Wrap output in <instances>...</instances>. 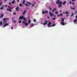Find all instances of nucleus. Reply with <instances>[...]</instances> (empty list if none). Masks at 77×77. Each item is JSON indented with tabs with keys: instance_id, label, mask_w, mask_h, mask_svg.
<instances>
[{
	"instance_id": "obj_1",
	"label": "nucleus",
	"mask_w": 77,
	"mask_h": 77,
	"mask_svg": "<svg viewBox=\"0 0 77 77\" xmlns=\"http://www.w3.org/2000/svg\"><path fill=\"white\" fill-rule=\"evenodd\" d=\"M9 20V19L7 18H4L3 19V21L4 23H7V21L6 20Z\"/></svg>"
},
{
	"instance_id": "obj_2",
	"label": "nucleus",
	"mask_w": 77,
	"mask_h": 77,
	"mask_svg": "<svg viewBox=\"0 0 77 77\" xmlns=\"http://www.w3.org/2000/svg\"><path fill=\"white\" fill-rule=\"evenodd\" d=\"M56 3L57 5H58V4H60L63 3V2L60 1V0H57V1L56 2Z\"/></svg>"
},
{
	"instance_id": "obj_3",
	"label": "nucleus",
	"mask_w": 77,
	"mask_h": 77,
	"mask_svg": "<svg viewBox=\"0 0 77 77\" xmlns=\"http://www.w3.org/2000/svg\"><path fill=\"white\" fill-rule=\"evenodd\" d=\"M48 21L45 20V23H43V26H45V25H47V23H48Z\"/></svg>"
},
{
	"instance_id": "obj_4",
	"label": "nucleus",
	"mask_w": 77,
	"mask_h": 77,
	"mask_svg": "<svg viewBox=\"0 0 77 77\" xmlns=\"http://www.w3.org/2000/svg\"><path fill=\"white\" fill-rule=\"evenodd\" d=\"M22 23H24L25 24V26H28V25H29V23H25V22L24 21H23L22 22Z\"/></svg>"
},
{
	"instance_id": "obj_5",
	"label": "nucleus",
	"mask_w": 77,
	"mask_h": 77,
	"mask_svg": "<svg viewBox=\"0 0 77 77\" xmlns=\"http://www.w3.org/2000/svg\"><path fill=\"white\" fill-rule=\"evenodd\" d=\"M62 3L60 4L59 5H58V8H62Z\"/></svg>"
},
{
	"instance_id": "obj_6",
	"label": "nucleus",
	"mask_w": 77,
	"mask_h": 77,
	"mask_svg": "<svg viewBox=\"0 0 77 77\" xmlns=\"http://www.w3.org/2000/svg\"><path fill=\"white\" fill-rule=\"evenodd\" d=\"M24 16H21L19 18V20H21L22 19H23L24 18Z\"/></svg>"
},
{
	"instance_id": "obj_7",
	"label": "nucleus",
	"mask_w": 77,
	"mask_h": 77,
	"mask_svg": "<svg viewBox=\"0 0 77 77\" xmlns=\"http://www.w3.org/2000/svg\"><path fill=\"white\" fill-rule=\"evenodd\" d=\"M51 22H50L48 24V27H50V26H51Z\"/></svg>"
},
{
	"instance_id": "obj_8",
	"label": "nucleus",
	"mask_w": 77,
	"mask_h": 77,
	"mask_svg": "<svg viewBox=\"0 0 77 77\" xmlns=\"http://www.w3.org/2000/svg\"><path fill=\"white\" fill-rule=\"evenodd\" d=\"M9 26V23H6L4 24L3 27H5L6 26Z\"/></svg>"
},
{
	"instance_id": "obj_9",
	"label": "nucleus",
	"mask_w": 77,
	"mask_h": 77,
	"mask_svg": "<svg viewBox=\"0 0 77 77\" xmlns=\"http://www.w3.org/2000/svg\"><path fill=\"white\" fill-rule=\"evenodd\" d=\"M19 8V7H17L15 9L16 10V11H19L20 10H18V9Z\"/></svg>"
},
{
	"instance_id": "obj_10",
	"label": "nucleus",
	"mask_w": 77,
	"mask_h": 77,
	"mask_svg": "<svg viewBox=\"0 0 77 77\" xmlns=\"http://www.w3.org/2000/svg\"><path fill=\"white\" fill-rule=\"evenodd\" d=\"M49 14H50L51 17H52V15H53V14L51 13V12H50L49 13Z\"/></svg>"
},
{
	"instance_id": "obj_11",
	"label": "nucleus",
	"mask_w": 77,
	"mask_h": 77,
	"mask_svg": "<svg viewBox=\"0 0 77 77\" xmlns=\"http://www.w3.org/2000/svg\"><path fill=\"white\" fill-rule=\"evenodd\" d=\"M66 1H65L63 3V5H65V4H66Z\"/></svg>"
},
{
	"instance_id": "obj_12",
	"label": "nucleus",
	"mask_w": 77,
	"mask_h": 77,
	"mask_svg": "<svg viewBox=\"0 0 77 77\" xmlns=\"http://www.w3.org/2000/svg\"><path fill=\"white\" fill-rule=\"evenodd\" d=\"M26 10H25L23 13V15H25V14H26Z\"/></svg>"
},
{
	"instance_id": "obj_13",
	"label": "nucleus",
	"mask_w": 77,
	"mask_h": 77,
	"mask_svg": "<svg viewBox=\"0 0 77 77\" xmlns=\"http://www.w3.org/2000/svg\"><path fill=\"white\" fill-rule=\"evenodd\" d=\"M61 24L62 26H64V25H65V23L64 22H61Z\"/></svg>"
},
{
	"instance_id": "obj_14",
	"label": "nucleus",
	"mask_w": 77,
	"mask_h": 77,
	"mask_svg": "<svg viewBox=\"0 0 77 77\" xmlns=\"http://www.w3.org/2000/svg\"><path fill=\"white\" fill-rule=\"evenodd\" d=\"M3 25V23H2V21H0V26H2Z\"/></svg>"
},
{
	"instance_id": "obj_15",
	"label": "nucleus",
	"mask_w": 77,
	"mask_h": 77,
	"mask_svg": "<svg viewBox=\"0 0 77 77\" xmlns=\"http://www.w3.org/2000/svg\"><path fill=\"white\" fill-rule=\"evenodd\" d=\"M7 11H9V12H12V10H11V9H7Z\"/></svg>"
},
{
	"instance_id": "obj_16",
	"label": "nucleus",
	"mask_w": 77,
	"mask_h": 77,
	"mask_svg": "<svg viewBox=\"0 0 77 77\" xmlns=\"http://www.w3.org/2000/svg\"><path fill=\"white\" fill-rule=\"evenodd\" d=\"M3 17H4V14H1V16H0V18H3Z\"/></svg>"
},
{
	"instance_id": "obj_17",
	"label": "nucleus",
	"mask_w": 77,
	"mask_h": 77,
	"mask_svg": "<svg viewBox=\"0 0 77 77\" xmlns=\"http://www.w3.org/2000/svg\"><path fill=\"white\" fill-rule=\"evenodd\" d=\"M15 0H13L11 2V3L12 4H14V3H15Z\"/></svg>"
},
{
	"instance_id": "obj_18",
	"label": "nucleus",
	"mask_w": 77,
	"mask_h": 77,
	"mask_svg": "<svg viewBox=\"0 0 77 77\" xmlns=\"http://www.w3.org/2000/svg\"><path fill=\"white\" fill-rule=\"evenodd\" d=\"M24 21H26V18L25 17L24 18H24L23 19Z\"/></svg>"
},
{
	"instance_id": "obj_19",
	"label": "nucleus",
	"mask_w": 77,
	"mask_h": 77,
	"mask_svg": "<svg viewBox=\"0 0 77 77\" xmlns=\"http://www.w3.org/2000/svg\"><path fill=\"white\" fill-rule=\"evenodd\" d=\"M8 8H9V9H12V8L11 7V6H9L8 7Z\"/></svg>"
},
{
	"instance_id": "obj_20",
	"label": "nucleus",
	"mask_w": 77,
	"mask_h": 77,
	"mask_svg": "<svg viewBox=\"0 0 77 77\" xmlns=\"http://www.w3.org/2000/svg\"><path fill=\"white\" fill-rule=\"evenodd\" d=\"M77 19H76L75 20H74L73 22L74 23H76V22H77Z\"/></svg>"
},
{
	"instance_id": "obj_21",
	"label": "nucleus",
	"mask_w": 77,
	"mask_h": 77,
	"mask_svg": "<svg viewBox=\"0 0 77 77\" xmlns=\"http://www.w3.org/2000/svg\"><path fill=\"white\" fill-rule=\"evenodd\" d=\"M45 11H42V15H44L45 14Z\"/></svg>"
},
{
	"instance_id": "obj_22",
	"label": "nucleus",
	"mask_w": 77,
	"mask_h": 77,
	"mask_svg": "<svg viewBox=\"0 0 77 77\" xmlns=\"http://www.w3.org/2000/svg\"><path fill=\"white\" fill-rule=\"evenodd\" d=\"M26 3L29 4V5H31V3H30L29 2H26Z\"/></svg>"
},
{
	"instance_id": "obj_23",
	"label": "nucleus",
	"mask_w": 77,
	"mask_h": 77,
	"mask_svg": "<svg viewBox=\"0 0 77 77\" xmlns=\"http://www.w3.org/2000/svg\"><path fill=\"white\" fill-rule=\"evenodd\" d=\"M31 22V20H28L29 24Z\"/></svg>"
},
{
	"instance_id": "obj_24",
	"label": "nucleus",
	"mask_w": 77,
	"mask_h": 77,
	"mask_svg": "<svg viewBox=\"0 0 77 77\" xmlns=\"http://www.w3.org/2000/svg\"><path fill=\"white\" fill-rule=\"evenodd\" d=\"M56 26V24H54L52 26H51V27H54V26Z\"/></svg>"
},
{
	"instance_id": "obj_25",
	"label": "nucleus",
	"mask_w": 77,
	"mask_h": 77,
	"mask_svg": "<svg viewBox=\"0 0 77 77\" xmlns=\"http://www.w3.org/2000/svg\"><path fill=\"white\" fill-rule=\"evenodd\" d=\"M70 8L71 9H72V10H74V9H75V8H72V7H70Z\"/></svg>"
},
{
	"instance_id": "obj_26",
	"label": "nucleus",
	"mask_w": 77,
	"mask_h": 77,
	"mask_svg": "<svg viewBox=\"0 0 77 77\" xmlns=\"http://www.w3.org/2000/svg\"><path fill=\"white\" fill-rule=\"evenodd\" d=\"M25 6H29V5H27V4H25Z\"/></svg>"
},
{
	"instance_id": "obj_27",
	"label": "nucleus",
	"mask_w": 77,
	"mask_h": 77,
	"mask_svg": "<svg viewBox=\"0 0 77 77\" xmlns=\"http://www.w3.org/2000/svg\"><path fill=\"white\" fill-rule=\"evenodd\" d=\"M45 13H46V14H48V11H45Z\"/></svg>"
},
{
	"instance_id": "obj_28",
	"label": "nucleus",
	"mask_w": 77,
	"mask_h": 77,
	"mask_svg": "<svg viewBox=\"0 0 77 77\" xmlns=\"http://www.w3.org/2000/svg\"><path fill=\"white\" fill-rule=\"evenodd\" d=\"M0 9L1 10H2V9H3L4 8H3V7H1L0 8Z\"/></svg>"
},
{
	"instance_id": "obj_29",
	"label": "nucleus",
	"mask_w": 77,
	"mask_h": 77,
	"mask_svg": "<svg viewBox=\"0 0 77 77\" xmlns=\"http://www.w3.org/2000/svg\"><path fill=\"white\" fill-rule=\"evenodd\" d=\"M35 26V24H32L31 25V26L32 27H33Z\"/></svg>"
},
{
	"instance_id": "obj_30",
	"label": "nucleus",
	"mask_w": 77,
	"mask_h": 77,
	"mask_svg": "<svg viewBox=\"0 0 77 77\" xmlns=\"http://www.w3.org/2000/svg\"><path fill=\"white\" fill-rule=\"evenodd\" d=\"M61 21H64V19H63V18L61 19Z\"/></svg>"
},
{
	"instance_id": "obj_31",
	"label": "nucleus",
	"mask_w": 77,
	"mask_h": 77,
	"mask_svg": "<svg viewBox=\"0 0 77 77\" xmlns=\"http://www.w3.org/2000/svg\"><path fill=\"white\" fill-rule=\"evenodd\" d=\"M36 20L35 19L33 20L34 22H36Z\"/></svg>"
},
{
	"instance_id": "obj_32",
	"label": "nucleus",
	"mask_w": 77,
	"mask_h": 77,
	"mask_svg": "<svg viewBox=\"0 0 77 77\" xmlns=\"http://www.w3.org/2000/svg\"><path fill=\"white\" fill-rule=\"evenodd\" d=\"M19 23H21V20H19L18 21Z\"/></svg>"
},
{
	"instance_id": "obj_33",
	"label": "nucleus",
	"mask_w": 77,
	"mask_h": 77,
	"mask_svg": "<svg viewBox=\"0 0 77 77\" xmlns=\"http://www.w3.org/2000/svg\"><path fill=\"white\" fill-rule=\"evenodd\" d=\"M73 15H74V14L73 13H72L71 15V17H72Z\"/></svg>"
},
{
	"instance_id": "obj_34",
	"label": "nucleus",
	"mask_w": 77,
	"mask_h": 77,
	"mask_svg": "<svg viewBox=\"0 0 77 77\" xmlns=\"http://www.w3.org/2000/svg\"><path fill=\"white\" fill-rule=\"evenodd\" d=\"M68 14V11H66L65 13L66 14Z\"/></svg>"
},
{
	"instance_id": "obj_35",
	"label": "nucleus",
	"mask_w": 77,
	"mask_h": 77,
	"mask_svg": "<svg viewBox=\"0 0 77 77\" xmlns=\"http://www.w3.org/2000/svg\"><path fill=\"white\" fill-rule=\"evenodd\" d=\"M5 8L6 7V8H7L8 5H5Z\"/></svg>"
},
{
	"instance_id": "obj_36",
	"label": "nucleus",
	"mask_w": 77,
	"mask_h": 77,
	"mask_svg": "<svg viewBox=\"0 0 77 77\" xmlns=\"http://www.w3.org/2000/svg\"><path fill=\"white\" fill-rule=\"evenodd\" d=\"M2 3H3V2H0V5H2Z\"/></svg>"
},
{
	"instance_id": "obj_37",
	"label": "nucleus",
	"mask_w": 77,
	"mask_h": 77,
	"mask_svg": "<svg viewBox=\"0 0 77 77\" xmlns=\"http://www.w3.org/2000/svg\"><path fill=\"white\" fill-rule=\"evenodd\" d=\"M25 3V1H23V2H22L23 4H24V3Z\"/></svg>"
},
{
	"instance_id": "obj_38",
	"label": "nucleus",
	"mask_w": 77,
	"mask_h": 77,
	"mask_svg": "<svg viewBox=\"0 0 77 77\" xmlns=\"http://www.w3.org/2000/svg\"><path fill=\"white\" fill-rule=\"evenodd\" d=\"M63 15V14H60V16H62Z\"/></svg>"
},
{
	"instance_id": "obj_39",
	"label": "nucleus",
	"mask_w": 77,
	"mask_h": 77,
	"mask_svg": "<svg viewBox=\"0 0 77 77\" xmlns=\"http://www.w3.org/2000/svg\"><path fill=\"white\" fill-rule=\"evenodd\" d=\"M48 8L49 9H50V10H51L52 9L51 8L49 7Z\"/></svg>"
},
{
	"instance_id": "obj_40",
	"label": "nucleus",
	"mask_w": 77,
	"mask_h": 77,
	"mask_svg": "<svg viewBox=\"0 0 77 77\" xmlns=\"http://www.w3.org/2000/svg\"><path fill=\"white\" fill-rule=\"evenodd\" d=\"M54 11H56V10H57V9H56V8H54Z\"/></svg>"
},
{
	"instance_id": "obj_41",
	"label": "nucleus",
	"mask_w": 77,
	"mask_h": 77,
	"mask_svg": "<svg viewBox=\"0 0 77 77\" xmlns=\"http://www.w3.org/2000/svg\"><path fill=\"white\" fill-rule=\"evenodd\" d=\"M19 6H22V4H19Z\"/></svg>"
},
{
	"instance_id": "obj_42",
	"label": "nucleus",
	"mask_w": 77,
	"mask_h": 77,
	"mask_svg": "<svg viewBox=\"0 0 77 77\" xmlns=\"http://www.w3.org/2000/svg\"><path fill=\"white\" fill-rule=\"evenodd\" d=\"M71 3H72V2H69V4H70V5H71Z\"/></svg>"
},
{
	"instance_id": "obj_43",
	"label": "nucleus",
	"mask_w": 77,
	"mask_h": 77,
	"mask_svg": "<svg viewBox=\"0 0 77 77\" xmlns=\"http://www.w3.org/2000/svg\"><path fill=\"white\" fill-rule=\"evenodd\" d=\"M55 14H58V12L57 11L55 12Z\"/></svg>"
},
{
	"instance_id": "obj_44",
	"label": "nucleus",
	"mask_w": 77,
	"mask_h": 77,
	"mask_svg": "<svg viewBox=\"0 0 77 77\" xmlns=\"http://www.w3.org/2000/svg\"><path fill=\"white\" fill-rule=\"evenodd\" d=\"M53 20H56V17L54 18H53Z\"/></svg>"
},
{
	"instance_id": "obj_45",
	"label": "nucleus",
	"mask_w": 77,
	"mask_h": 77,
	"mask_svg": "<svg viewBox=\"0 0 77 77\" xmlns=\"http://www.w3.org/2000/svg\"><path fill=\"white\" fill-rule=\"evenodd\" d=\"M13 14L14 15H16V13L15 12L13 13Z\"/></svg>"
},
{
	"instance_id": "obj_46",
	"label": "nucleus",
	"mask_w": 77,
	"mask_h": 77,
	"mask_svg": "<svg viewBox=\"0 0 77 77\" xmlns=\"http://www.w3.org/2000/svg\"><path fill=\"white\" fill-rule=\"evenodd\" d=\"M35 6V5H34V4H32V6L33 7V6Z\"/></svg>"
},
{
	"instance_id": "obj_47",
	"label": "nucleus",
	"mask_w": 77,
	"mask_h": 77,
	"mask_svg": "<svg viewBox=\"0 0 77 77\" xmlns=\"http://www.w3.org/2000/svg\"><path fill=\"white\" fill-rule=\"evenodd\" d=\"M9 5H11V2H9Z\"/></svg>"
},
{
	"instance_id": "obj_48",
	"label": "nucleus",
	"mask_w": 77,
	"mask_h": 77,
	"mask_svg": "<svg viewBox=\"0 0 77 77\" xmlns=\"http://www.w3.org/2000/svg\"><path fill=\"white\" fill-rule=\"evenodd\" d=\"M60 16V15H59V14H58L57 15V17H59Z\"/></svg>"
},
{
	"instance_id": "obj_49",
	"label": "nucleus",
	"mask_w": 77,
	"mask_h": 77,
	"mask_svg": "<svg viewBox=\"0 0 77 77\" xmlns=\"http://www.w3.org/2000/svg\"><path fill=\"white\" fill-rule=\"evenodd\" d=\"M75 13H77V10H76L75 11Z\"/></svg>"
},
{
	"instance_id": "obj_50",
	"label": "nucleus",
	"mask_w": 77,
	"mask_h": 77,
	"mask_svg": "<svg viewBox=\"0 0 77 77\" xmlns=\"http://www.w3.org/2000/svg\"><path fill=\"white\" fill-rule=\"evenodd\" d=\"M75 18H77V15L75 16Z\"/></svg>"
},
{
	"instance_id": "obj_51",
	"label": "nucleus",
	"mask_w": 77,
	"mask_h": 77,
	"mask_svg": "<svg viewBox=\"0 0 77 77\" xmlns=\"http://www.w3.org/2000/svg\"><path fill=\"white\" fill-rule=\"evenodd\" d=\"M16 22H17V21H14V23H16Z\"/></svg>"
},
{
	"instance_id": "obj_52",
	"label": "nucleus",
	"mask_w": 77,
	"mask_h": 77,
	"mask_svg": "<svg viewBox=\"0 0 77 77\" xmlns=\"http://www.w3.org/2000/svg\"><path fill=\"white\" fill-rule=\"evenodd\" d=\"M66 16L67 17H68V16H69V15H68V14H67V15H66Z\"/></svg>"
},
{
	"instance_id": "obj_53",
	"label": "nucleus",
	"mask_w": 77,
	"mask_h": 77,
	"mask_svg": "<svg viewBox=\"0 0 77 77\" xmlns=\"http://www.w3.org/2000/svg\"><path fill=\"white\" fill-rule=\"evenodd\" d=\"M11 29H14V27H12V28H11Z\"/></svg>"
},
{
	"instance_id": "obj_54",
	"label": "nucleus",
	"mask_w": 77,
	"mask_h": 77,
	"mask_svg": "<svg viewBox=\"0 0 77 77\" xmlns=\"http://www.w3.org/2000/svg\"><path fill=\"white\" fill-rule=\"evenodd\" d=\"M72 2H74L75 0H72Z\"/></svg>"
},
{
	"instance_id": "obj_55",
	"label": "nucleus",
	"mask_w": 77,
	"mask_h": 77,
	"mask_svg": "<svg viewBox=\"0 0 77 77\" xmlns=\"http://www.w3.org/2000/svg\"><path fill=\"white\" fill-rule=\"evenodd\" d=\"M54 10H52V12H54Z\"/></svg>"
},
{
	"instance_id": "obj_56",
	"label": "nucleus",
	"mask_w": 77,
	"mask_h": 77,
	"mask_svg": "<svg viewBox=\"0 0 77 77\" xmlns=\"http://www.w3.org/2000/svg\"><path fill=\"white\" fill-rule=\"evenodd\" d=\"M41 24H43V23L42 22H41Z\"/></svg>"
},
{
	"instance_id": "obj_57",
	"label": "nucleus",
	"mask_w": 77,
	"mask_h": 77,
	"mask_svg": "<svg viewBox=\"0 0 77 77\" xmlns=\"http://www.w3.org/2000/svg\"><path fill=\"white\" fill-rule=\"evenodd\" d=\"M17 2H19L20 1V0H17Z\"/></svg>"
},
{
	"instance_id": "obj_58",
	"label": "nucleus",
	"mask_w": 77,
	"mask_h": 77,
	"mask_svg": "<svg viewBox=\"0 0 77 77\" xmlns=\"http://www.w3.org/2000/svg\"><path fill=\"white\" fill-rule=\"evenodd\" d=\"M72 5H74V3H72Z\"/></svg>"
},
{
	"instance_id": "obj_59",
	"label": "nucleus",
	"mask_w": 77,
	"mask_h": 77,
	"mask_svg": "<svg viewBox=\"0 0 77 77\" xmlns=\"http://www.w3.org/2000/svg\"><path fill=\"white\" fill-rule=\"evenodd\" d=\"M53 17H56V16H55H55H54H54H53Z\"/></svg>"
},
{
	"instance_id": "obj_60",
	"label": "nucleus",
	"mask_w": 77,
	"mask_h": 77,
	"mask_svg": "<svg viewBox=\"0 0 77 77\" xmlns=\"http://www.w3.org/2000/svg\"><path fill=\"white\" fill-rule=\"evenodd\" d=\"M8 0H5V1H8Z\"/></svg>"
},
{
	"instance_id": "obj_61",
	"label": "nucleus",
	"mask_w": 77,
	"mask_h": 77,
	"mask_svg": "<svg viewBox=\"0 0 77 77\" xmlns=\"http://www.w3.org/2000/svg\"><path fill=\"white\" fill-rule=\"evenodd\" d=\"M2 6V5H1L0 4V6Z\"/></svg>"
},
{
	"instance_id": "obj_62",
	"label": "nucleus",
	"mask_w": 77,
	"mask_h": 77,
	"mask_svg": "<svg viewBox=\"0 0 77 77\" xmlns=\"http://www.w3.org/2000/svg\"><path fill=\"white\" fill-rule=\"evenodd\" d=\"M2 6H4V5H2Z\"/></svg>"
},
{
	"instance_id": "obj_63",
	"label": "nucleus",
	"mask_w": 77,
	"mask_h": 77,
	"mask_svg": "<svg viewBox=\"0 0 77 77\" xmlns=\"http://www.w3.org/2000/svg\"><path fill=\"white\" fill-rule=\"evenodd\" d=\"M2 0H0V2H1Z\"/></svg>"
},
{
	"instance_id": "obj_64",
	"label": "nucleus",
	"mask_w": 77,
	"mask_h": 77,
	"mask_svg": "<svg viewBox=\"0 0 77 77\" xmlns=\"http://www.w3.org/2000/svg\"><path fill=\"white\" fill-rule=\"evenodd\" d=\"M10 0V1H11V0Z\"/></svg>"
}]
</instances>
